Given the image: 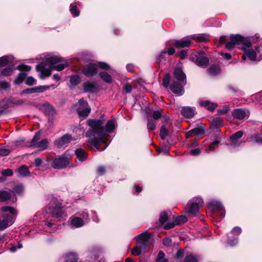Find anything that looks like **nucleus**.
Returning a JSON list of instances; mask_svg holds the SVG:
<instances>
[{"label": "nucleus", "instance_id": "f257e3e1", "mask_svg": "<svg viewBox=\"0 0 262 262\" xmlns=\"http://www.w3.org/2000/svg\"><path fill=\"white\" fill-rule=\"evenodd\" d=\"M91 127L86 132V137L88 138L89 146L92 149L98 150L101 144L104 143L105 146L100 149L104 150L109 145L106 143L108 134L112 133L117 126V122L115 119L108 120L105 128L103 122L101 120H92L89 121Z\"/></svg>", "mask_w": 262, "mask_h": 262}, {"label": "nucleus", "instance_id": "f03ea898", "mask_svg": "<svg viewBox=\"0 0 262 262\" xmlns=\"http://www.w3.org/2000/svg\"><path fill=\"white\" fill-rule=\"evenodd\" d=\"M68 66V62L60 56L49 54L44 61L36 66V69L40 72V77L43 79L51 75L52 70L60 71Z\"/></svg>", "mask_w": 262, "mask_h": 262}, {"label": "nucleus", "instance_id": "7ed1b4c3", "mask_svg": "<svg viewBox=\"0 0 262 262\" xmlns=\"http://www.w3.org/2000/svg\"><path fill=\"white\" fill-rule=\"evenodd\" d=\"M90 221L86 209L81 210L70 217L68 225L72 229L80 228L86 225Z\"/></svg>", "mask_w": 262, "mask_h": 262}, {"label": "nucleus", "instance_id": "20e7f679", "mask_svg": "<svg viewBox=\"0 0 262 262\" xmlns=\"http://www.w3.org/2000/svg\"><path fill=\"white\" fill-rule=\"evenodd\" d=\"M4 214L0 217V230L6 229L8 227L12 225L17 215L16 210L10 206H4L1 209Z\"/></svg>", "mask_w": 262, "mask_h": 262}, {"label": "nucleus", "instance_id": "39448f33", "mask_svg": "<svg viewBox=\"0 0 262 262\" xmlns=\"http://www.w3.org/2000/svg\"><path fill=\"white\" fill-rule=\"evenodd\" d=\"M250 43L249 45H243L242 47L244 50V54L242 58L244 60H246V57L252 61H259L262 59V42L259 45H257L253 48L251 47V39L250 38Z\"/></svg>", "mask_w": 262, "mask_h": 262}, {"label": "nucleus", "instance_id": "423d86ee", "mask_svg": "<svg viewBox=\"0 0 262 262\" xmlns=\"http://www.w3.org/2000/svg\"><path fill=\"white\" fill-rule=\"evenodd\" d=\"M150 235L147 232H143L137 236V246L133 249L132 253L134 255H139L145 253L150 246Z\"/></svg>", "mask_w": 262, "mask_h": 262}, {"label": "nucleus", "instance_id": "0eeeda50", "mask_svg": "<svg viewBox=\"0 0 262 262\" xmlns=\"http://www.w3.org/2000/svg\"><path fill=\"white\" fill-rule=\"evenodd\" d=\"M106 70L110 69V66L106 62H98L97 63H89L83 66L81 73L86 77H91L96 75L98 72V68Z\"/></svg>", "mask_w": 262, "mask_h": 262}, {"label": "nucleus", "instance_id": "6e6552de", "mask_svg": "<svg viewBox=\"0 0 262 262\" xmlns=\"http://www.w3.org/2000/svg\"><path fill=\"white\" fill-rule=\"evenodd\" d=\"M203 203L204 201L201 197H193L187 203L185 208L186 211L193 216H197L199 214L200 208Z\"/></svg>", "mask_w": 262, "mask_h": 262}, {"label": "nucleus", "instance_id": "1a4fd4ad", "mask_svg": "<svg viewBox=\"0 0 262 262\" xmlns=\"http://www.w3.org/2000/svg\"><path fill=\"white\" fill-rule=\"evenodd\" d=\"M48 209L54 217L58 219L66 215L61 203L57 202L56 199H54L50 201L48 205Z\"/></svg>", "mask_w": 262, "mask_h": 262}, {"label": "nucleus", "instance_id": "9d476101", "mask_svg": "<svg viewBox=\"0 0 262 262\" xmlns=\"http://www.w3.org/2000/svg\"><path fill=\"white\" fill-rule=\"evenodd\" d=\"M250 43L249 38H244L239 35H231L230 36V41L225 43V47L231 50L233 49L236 45H249Z\"/></svg>", "mask_w": 262, "mask_h": 262}, {"label": "nucleus", "instance_id": "9b49d317", "mask_svg": "<svg viewBox=\"0 0 262 262\" xmlns=\"http://www.w3.org/2000/svg\"><path fill=\"white\" fill-rule=\"evenodd\" d=\"M71 156L63 154L54 159L51 163V166L54 169H61L67 167L70 163Z\"/></svg>", "mask_w": 262, "mask_h": 262}, {"label": "nucleus", "instance_id": "f8f14e48", "mask_svg": "<svg viewBox=\"0 0 262 262\" xmlns=\"http://www.w3.org/2000/svg\"><path fill=\"white\" fill-rule=\"evenodd\" d=\"M40 134L39 132L36 133L32 139L30 146L34 148H37L39 150L42 151L46 149L48 147L49 141L47 139H44L40 141Z\"/></svg>", "mask_w": 262, "mask_h": 262}, {"label": "nucleus", "instance_id": "ddd939ff", "mask_svg": "<svg viewBox=\"0 0 262 262\" xmlns=\"http://www.w3.org/2000/svg\"><path fill=\"white\" fill-rule=\"evenodd\" d=\"M242 232V229L239 227L236 226L233 228L231 231L228 234V239L227 245L229 246H234L238 243V236Z\"/></svg>", "mask_w": 262, "mask_h": 262}, {"label": "nucleus", "instance_id": "4468645a", "mask_svg": "<svg viewBox=\"0 0 262 262\" xmlns=\"http://www.w3.org/2000/svg\"><path fill=\"white\" fill-rule=\"evenodd\" d=\"M207 206L212 211H219L222 217L225 216V210L222 202L220 201L211 200L207 203Z\"/></svg>", "mask_w": 262, "mask_h": 262}, {"label": "nucleus", "instance_id": "2eb2a0df", "mask_svg": "<svg viewBox=\"0 0 262 262\" xmlns=\"http://www.w3.org/2000/svg\"><path fill=\"white\" fill-rule=\"evenodd\" d=\"M77 112L80 117L87 116L91 112V108L88 105V103L83 99H81L78 101L77 105Z\"/></svg>", "mask_w": 262, "mask_h": 262}, {"label": "nucleus", "instance_id": "dca6fc26", "mask_svg": "<svg viewBox=\"0 0 262 262\" xmlns=\"http://www.w3.org/2000/svg\"><path fill=\"white\" fill-rule=\"evenodd\" d=\"M194 39L193 36H186L180 40H174L172 44L176 48L188 47L191 44V40Z\"/></svg>", "mask_w": 262, "mask_h": 262}, {"label": "nucleus", "instance_id": "f3484780", "mask_svg": "<svg viewBox=\"0 0 262 262\" xmlns=\"http://www.w3.org/2000/svg\"><path fill=\"white\" fill-rule=\"evenodd\" d=\"M73 140L71 135L67 134L54 141V144L58 148H62L67 146L68 144Z\"/></svg>", "mask_w": 262, "mask_h": 262}, {"label": "nucleus", "instance_id": "a211bd4d", "mask_svg": "<svg viewBox=\"0 0 262 262\" xmlns=\"http://www.w3.org/2000/svg\"><path fill=\"white\" fill-rule=\"evenodd\" d=\"M244 133L242 131H238L235 134H233L230 137V144L234 147H237L240 146L242 143L244 142H242L239 141V139L242 138L243 136Z\"/></svg>", "mask_w": 262, "mask_h": 262}, {"label": "nucleus", "instance_id": "6ab92c4d", "mask_svg": "<svg viewBox=\"0 0 262 262\" xmlns=\"http://www.w3.org/2000/svg\"><path fill=\"white\" fill-rule=\"evenodd\" d=\"M195 63L196 64L202 67H206L209 63V59L204 56V52L198 53L196 55Z\"/></svg>", "mask_w": 262, "mask_h": 262}, {"label": "nucleus", "instance_id": "aec40b11", "mask_svg": "<svg viewBox=\"0 0 262 262\" xmlns=\"http://www.w3.org/2000/svg\"><path fill=\"white\" fill-rule=\"evenodd\" d=\"M233 116L238 120H242L245 117L249 116V112L247 110H242L241 108L235 109L232 112Z\"/></svg>", "mask_w": 262, "mask_h": 262}, {"label": "nucleus", "instance_id": "412c9836", "mask_svg": "<svg viewBox=\"0 0 262 262\" xmlns=\"http://www.w3.org/2000/svg\"><path fill=\"white\" fill-rule=\"evenodd\" d=\"M181 114L185 118H192L196 114L195 108L190 106L183 107L181 110Z\"/></svg>", "mask_w": 262, "mask_h": 262}, {"label": "nucleus", "instance_id": "4be33fe9", "mask_svg": "<svg viewBox=\"0 0 262 262\" xmlns=\"http://www.w3.org/2000/svg\"><path fill=\"white\" fill-rule=\"evenodd\" d=\"M199 103L201 106L205 107L211 112L214 111L217 106L216 103L207 100H200Z\"/></svg>", "mask_w": 262, "mask_h": 262}, {"label": "nucleus", "instance_id": "5701e85b", "mask_svg": "<svg viewBox=\"0 0 262 262\" xmlns=\"http://www.w3.org/2000/svg\"><path fill=\"white\" fill-rule=\"evenodd\" d=\"M39 109L48 115H53L55 112L52 106L48 103L40 104L38 106Z\"/></svg>", "mask_w": 262, "mask_h": 262}, {"label": "nucleus", "instance_id": "b1692460", "mask_svg": "<svg viewBox=\"0 0 262 262\" xmlns=\"http://www.w3.org/2000/svg\"><path fill=\"white\" fill-rule=\"evenodd\" d=\"M205 133L204 125L202 124L198 125V126L191 129V130L188 132L186 133L187 138L190 137L192 134L195 135H202Z\"/></svg>", "mask_w": 262, "mask_h": 262}, {"label": "nucleus", "instance_id": "393cba45", "mask_svg": "<svg viewBox=\"0 0 262 262\" xmlns=\"http://www.w3.org/2000/svg\"><path fill=\"white\" fill-rule=\"evenodd\" d=\"M81 81V77L78 74H73L70 77V89L73 90L75 87L79 84Z\"/></svg>", "mask_w": 262, "mask_h": 262}, {"label": "nucleus", "instance_id": "a878e982", "mask_svg": "<svg viewBox=\"0 0 262 262\" xmlns=\"http://www.w3.org/2000/svg\"><path fill=\"white\" fill-rule=\"evenodd\" d=\"M170 88L174 94L179 96L182 95L183 94V88L182 86L176 82H172Z\"/></svg>", "mask_w": 262, "mask_h": 262}, {"label": "nucleus", "instance_id": "bb28decb", "mask_svg": "<svg viewBox=\"0 0 262 262\" xmlns=\"http://www.w3.org/2000/svg\"><path fill=\"white\" fill-rule=\"evenodd\" d=\"M174 75L176 79L178 80L186 83V75L180 68L175 69Z\"/></svg>", "mask_w": 262, "mask_h": 262}, {"label": "nucleus", "instance_id": "cd10ccee", "mask_svg": "<svg viewBox=\"0 0 262 262\" xmlns=\"http://www.w3.org/2000/svg\"><path fill=\"white\" fill-rule=\"evenodd\" d=\"M166 51L164 50L156 56V62L159 64H165L167 61Z\"/></svg>", "mask_w": 262, "mask_h": 262}, {"label": "nucleus", "instance_id": "c85d7f7f", "mask_svg": "<svg viewBox=\"0 0 262 262\" xmlns=\"http://www.w3.org/2000/svg\"><path fill=\"white\" fill-rule=\"evenodd\" d=\"M208 73L211 76H216L221 73V69L219 65L212 64L207 70Z\"/></svg>", "mask_w": 262, "mask_h": 262}, {"label": "nucleus", "instance_id": "c756f323", "mask_svg": "<svg viewBox=\"0 0 262 262\" xmlns=\"http://www.w3.org/2000/svg\"><path fill=\"white\" fill-rule=\"evenodd\" d=\"M75 154L77 158L81 162L85 160L88 157L86 152L81 148L76 149L75 151Z\"/></svg>", "mask_w": 262, "mask_h": 262}, {"label": "nucleus", "instance_id": "7c9ffc66", "mask_svg": "<svg viewBox=\"0 0 262 262\" xmlns=\"http://www.w3.org/2000/svg\"><path fill=\"white\" fill-rule=\"evenodd\" d=\"M57 86V85L52 84L50 85H40L35 86L36 93L44 92L50 89H54Z\"/></svg>", "mask_w": 262, "mask_h": 262}, {"label": "nucleus", "instance_id": "2f4dec72", "mask_svg": "<svg viewBox=\"0 0 262 262\" xmlns=\"http://www.w3.org/2000/svg\"><path fill=\"white\" fill-rule=\"evenodd\" d=\"M83 90L85 92L94 93L96 91L95 85L90 81H86L83 84Z\"/></svg>", "mask_w": 262, "mask_h": 262}, {"label": "nucleus", "instance_id": "473e14b6", "mask_svg": "<svg viewBox=\"0 0 262 262\" xmlns=\"http://www.w3.org/2000/svg\"><path fill=\"white\" fill-rule=\"evenodd\" d=\"M13 60V57L12 55L4 56L0 57V67H4L7 65L9 62Z\"/></svg>", "mask_w": 262, "mask_h": 262}, {"label": "nucleus", "instance_id": "72a5a7b5", "mask_svg": "<svg viewBox=\"0 0 262 262\" xmlns=\"http://www.w3.org/2000/svg\"><path fill=\"white\" fill-rule=\"evenodd\" d=\"M78 257L75 253H68L64 257V262H77Z\"/></svg>", "mask_w": 262, "mask_h": 262}, {"label": "nucleus", "instance_id": "f704fd0d", "mask_svg": "<svg viewBox=\"0 0 262 262\" xmlns=\"http://www.w3.org/2000/svg\"><path fill=\"white\" fill-rule=\"evenodd\" d=\"M100 77L105 82L107 83H111L112 82V76L105 72H100Z\"/></svg>", "mask_w": 262, "mask_h": 262}, {"label": "nucleus", "instance_id": "c9c22d12", "mask_svg": "<svg viewBox=\"0 0 262 262\" xmlns=\"http://www.w3.org/2000/svg\"><path fill=\"white\" fill-rule=\"evenodd\" d=\"M70 11L73 17H77L80 15V11L77 9L75 3H72L70 5Z\"/></svg>", "mask_w": 262, "mask_h": 262}, {"label": "nucleus", "instance_id": "e433bc0d", "mask_svg": "<svg viewBox=\"0 0 262 262\" xmlns=\"http://www.w3.org/2000/svg\"><path fill=\"white\" fill-rule=\"evenodd\" d=\"M9 100L11 107L15 105H20L24 103V101L23 100L16 98H10Z\"/></svg>", "mask_w": 262, "mask_h": 262}, {"label": "nucleus", "instance_id": "4c0bfd02", "mask_svg": "<svg viewBox=\"0 0 262 262\" xmlns=\"http://www.w3.org/2000/svg\"><path fill=\"white\" fill-rule=\"evenodd\" d=\"M18 172L19 174L22 177H26L29 176L30 174V171L29 170L28 167L26 165H23L21 166L18 169Z\"/></svg>", "mask_w": 262, "mask_h": 262}, {"label": "nucleus", "instance_id": "58836bf2", "mask_svg": "<svg viewBox=\"0 0 262 262\" xmlns=\"http://www.w3.org/2000/svg\"><path fill=\"white\" fill-rule=\"evenodd\" d=\"M187 221V218L185 215H180L177 216L174 219V222L176 225H181L186 223Z\"/></svg>", "mask_w": 262, "mask_h": 262}, {"label": "nucleus", "instance_id": "ea45409f", "mask_svg": "<svg viewBox=\"0 0 262 262\" xmlns=\"http://www.w3.org/2000/svg\"><path fill=\"white\" fill-rule=\"evenodd\" d=\"M13 70L14 67L13 66H9L2 70L1 74L4 76H8L12 74Z\"/></svg>", "mask_w": 262, "mask_h": 262}, {"label": "nucleus", "instance_id": "a19ab883", "mask_svg": "<svg viewBox=\"0 0 262 262\" xmlns=\"http://www.w3.org/2000/svg\"><path fill=\"white\" fill-rule=\"evenodd\" d=\"M26 77V74L25 73L20 72L14 80V83L16 84H19L23 82Z\"/></svg>", "mask_w": 262, "mask_h": 262}, {"label": "nucleus", "instance_id": "79ce46f5", "mask_svg": "<svg viewBox=\"0 0 262 262\" xmlns=\"http://www.w3.org/2000/svg\"><path fill=\"white\" fill-rule=\"evenodd\" d=\"M198 257L193 254H188L184 258V262H198Z\"/></svg>", "mask_w": 262, "mask_h": 262}, {"label": "nucleus", "instance_id": "37998d69", "mask_svg": "<svg viewBox=\"0 0 262 262\" xmlns=\"http://www.w3.org/2000/svg\"><path fill=\"white\" fill-rule=\"evenodd\" d=\"M10 193L7 191L0 190V201H6L10 199Z\"/></svg>", "mask_w": 262, "mask_h": 262}, {"label": "nucleus", "instance_id": "c03bdc74", "mask_svg": "<svg viewBox=\"0 0 262 262\" xmlns=\"http://www.w3.org/2000/svg\"><path fill=\"white\" fill-rule=\"evenodd\" d=\"M24 191L23 185L19 184L13 188L12 192L16 194H21Z\"/></svg>", "mask_w": 262, "mask_h": 262}, {"label": "nucleus", "instance_id": "a18cd8bd", "mask_svg": "<svg viewBox=\"0 0 262 262\" xmlns=\"http://www.w3.org/2000/svg\"><path fill=\"white\" fill-rule=\"evenodd\" d=\"M156 125V122L155 120L152 119H148L147 124V129L148 131H151L155 129Z\"/></svg>", "mask_w": 262, "mask_h": 262}, {"label": "nucleus", "instance_id": "49530a36", "mask_svg": "<svg viewBox=\"0 0 262 262\" xmlns=\"http://www.w3.org/2000/svg\"><path fill=\"white\" fill-rule=\"evenodd\" d=\"M168 133L165 126L163 125L161 127L160 132V136L162 140H165L168 136Z\"/></svg>", "mask_w": 262, "mask_h": 262}, {"label": "nucleus", "instance_id": "de8ad7c7", "mask_svg": "<svg viewBox=\"0 0 262 262\" xmlns=\"http://www.w3.org/2000/svg\"><path fill=\"white\" fill-rule=\"evenodd\" d=\"M10 245L11 246L9 248V250L12 253L16 252L17 250L21 249L23 247L22 244L20 242H18L16 245L12 243Z\"/></svg>", "mask_w": 262, "mask_h": 262}, {"label": "nucleus", "instance_id": "09e8293b", "mask_svg": "<svg viewBox=\"0 0 262 262\" xmlns=\"http://www.w3.org/2000/svg\"><path fill=\"white\" fill-rule=\"evenodd\" d=\"M156 262H168V259L165 258V254L163 251L159 252Z\"/></svg>", "mask_w": 262, "mask_h": 262}, {"label": "nucleus", "instance_id": "8fccbe9b", "mask_svg": "<svg viewBox=\"0 0 262 262\" xmlns=\"http://www.w3.org/2000/svg\"><path fill=\"white\" fill-rule=\"evenodd\" d=\"M168 219V214L167 213L164 211L160 213V217L159 219V221L160 223V224H164Z\"/></svg>", "mask_w": 262, "mask_h": 262}, {"label": "nucleus", "instance_id": "3c124183", "mask_svg": "<svg viewBox=\"0 0 262 262\" xmlns=\"http://www.w3.org/2000/svg\"><path fill=\"white\" fill-rule=\"evenodd\" d=\"M0 107L3 108L11 107L10 103L8 99H4L0 102Z\"/></svg>", "mask_w": 262, "mask_h": 262}, {"label": "nucleus", "instance_id": "603ef678", "mask_svg": "<svg viewBox=\"0 0 262 262\" xmlns=\"http://www.w3.org/2000/svg\"><path fill=\"white\" fill-rule=\"evenodd\" d=\"M212 125L215 128H219L222 125L221 119L216 117L213 119Z\"/></svg>", "mask_w": 262, "mask_h": 262}, {"label": "nucleus", "instance_id": "864d4df0", "mask_svg": "<svg viewBox=\"0 0 262 262\" xmlns=\"http://www.w3.org/2000/svg\"><path fill=\"white\" fill-rule=\"evenodd\" d=\"M10 87V84L6 81H0V91L6 90Z\"/></svg>", "mask_w": 262, "mask_h": 262}, {"label": "nucleus", "instance_id": "5fc2aeb1", "mask_svg": "<svg viewBox=\"0 0 262 262\" xmlns=\"http://www.w3.org/2000/svg\"><path fill=\"white\" fill-rule=\"evenodd\" d=\"M33 93H36L35 87L24 90L21 92V95H23L25 94H31Z\"/></svg>", "mask_w": 262, "mask_h": 262}, {"label": "nucleus", "instance_id": "6e6d98bb", "mask_svg": "<svg viewBox=\"0 0 262 262\" xmlns=\"http://www.w3.org/2000/svg\"><path fill=\"white\" fill-rule=\"evenodd\" d=\"M169 82H170V75H169V74H167L164 76V77L163 78V86L165 88H167L169 86Z\"/></svg>", "mask_w": 262, "mask_h": 262}, {"label": "nucleus", "instance_id": "4d7b16f0", "mask_svg": "<svg viewBox=\"0 0 262 262\" xmlns=\"http://www.w3.org/2000/svg\"><path fill=\"white\" fill-rule=\"evenodd\" d=\"M26 83L28 85H32L36 83V80L33 77L29 76L26 78Z\"/></svg>", "mask_w": 262, "mask_h": 262}, {"label": "nucleus", "instance_id": "13d9d810", "mask_svg": "<svg viewBox=\"0 0 262 262\" xmlns=\"http://www.w3.org/2000/svg\"><path fill=\"white\" fill-rule=\"evenodd\" d=\"M153 118L154 120H157L163 116V114L161 111H155L152 114Z\"/></svg>", "mask_w": 262, "mask_h": 262}, {"label": "nucleus", "instance_id": "bf43d9fd", "mask_svg": "<svg viewBox=\"0 0 262 262\" xmlns=\"http://www.w3.org/2000/svg\"><path fill=\"white\" fill-rule=\"evenodd\" d=\"M171 144L168 142L167 145L165 147H162L158 149L159 152H164L165 154H168V151L170 149Z\"/></svg>", "mask_w": 262, "mask_h": 262}, {"label": "nucleus", "instance_id": "052dcab7", "mask_svg": "<svg viewBox=\"0 0 262 262\" xmlns=\"http://www.w3.org/2000/svg\"><path fill=\"white\" fill-rule=\"evenodd\" d=\"M16 69L19 71H29L31 70V67L25 64H20L17 67Z\"/></svg>", "mask_w": 262, "mask_h": 262}, {"label": "nucleus", "instance_id": "680f3d73", "mask_svg": "<svg viewBox=\"0 0 262 262\" xmlns=\"http://www.w3.org/2000/svg\"><path fill=\"white\" fill-rule=\"evenodd\" d=\"M229 107L227 106H224L223 108L217 111L218 114L220 115H225L228 113Z\"/></svg>", "mask_w": 262, "mask_h": 262}, {"label": "nucleus", "instance_id": "e2e57ef3", "mask_svg": "<svg viewBox=\"0 0 262 262\" xmlns=\"http://www.w3.org/2000/svg\"><path fill=\"white\" fill-rule=\"evenodd\" d=\"M190 155L193 156H197L200 155L201 150L200 148H196L191 149L189 152Z\"/></svg>", "mask_w": 262, "mask_h": 262}, {"label": "nucleus", "instance_id": "0e129e2a", "mask_svg": "<svg viewBox=\"0 0 262 262\" xmlns=\"http://www.w3.org/2000/svg\"><path fill=\"white\" fill-rule=\"evenodd\" d=\"M13 173L12 170L9 169H3L2 171V174L4 176H12Z\"/></svg>", "mask_w": 262, "mask_h": 262}, {"label": "nucleus", "instance_id": "69168bd1", "mask_svg": "<svg viewBox=\"0 0 262 262\" xmlns=\"http://www.w3.org/2000/svg\"><path fill=\"white\" fill-rule=\"evenodd\" d=\"M219 143H220V141H217V140H215V141H213L212 143H211L210 144L207 150L212 151V150H214L215 146L219 144Z\"/></svg>", "mask_w": 262, "mask_h": 262}, {"label": "nucleus", "instance_id": "338daca9", "mask_svg": "<svg viewBox=\"0 0 262 262\" xmlns=\"http://www.w3.org/2000/svg\"><path fill=\"white\" fill-rule=\"evenodd\" d=\"M105 168L103 166L98 167L97 170V173L100 176L104 174L105 173Z\"/></svg>", "mask_w": 262, "mask_h": 262}, {"label": "nucleus", "instance_id": "774afa93", "mask_svg": "<svg viewBox=\"0 0 262 262\" xmlns=\"http://www.w3.org/2000/svg\"><path fill=\"white\" fill-rule=\"evenodd\" d=\"M163 244L167 247H169L172 245V241L169 238H165L163 239Z\"/></svg>", "mask_w": 262, "mask_h": 262}]
</instances>
